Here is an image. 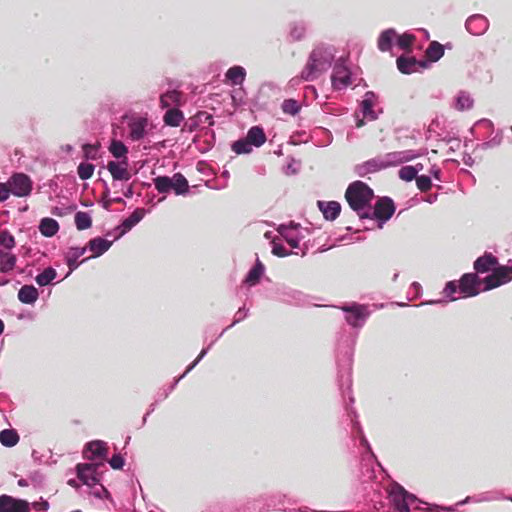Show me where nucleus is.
<instances>
[{"label":"nucleus","mask_w":512,"mask_h":512,"mask_svg":"<svg viewBox=\"0 0 512 512\" xmlns=\"http://www.w3.org/2000/svg\"><path fill=\"white\" fill-rule=\"evenodd\" d=\"M373 197V190L362 181L352 182L345 191V199L350 208L357 212L361 218H371L369 213H363L362 211L370 207Z\"/></svg>","instance_id":"nucleus-1"},{"label":"nucleus","mask_w":512,"mask_h":512,"mask_svg":"<svg viewBox=\"0 0 512 512\" xmlns=\"http://www.w3.org/2000/svg\"><path fill=\"white\" fill-rule=\"evenodd\" d=\"M333 59L334 54L331 49L316 47L311 52L307 64L301 72V78L305 81L315 80L330 68Z\"/></svg>","instance_id":"nucleus-2"},{"label":"nucleus","mask_w":512,"mask_h":512,"mask_svg":"<svg viewBox=\"0 0 512 512\" xmlns=\"http://www.w3.org/2000/svg\"><path fill=\"white\" fill-rule=\"evenodd\" d=\"M99 464L85 463L77 466L79 480L90 489V493L97 498H103L107 491L100 483V474L97 471Z\"/></svg>","instance_id":"nucleus-3"},{"label":"nucleus","mask_w":512,"mask_h":512,"mask_svg":"<svg viewBox=\"0 0 512 512\" xmlns=\"http://www.w3.org/2000/svg\"><path fill=\"white\" fill-rule=\"evenodd\" d=\"M459 290L465 297H474L480 292L488 291L484 289L483 278L477 273H465L459 280Z\"/></svg>","instance_id":"nucleus-4"},{"label":"nucleus","mask_w":512,"mask_h":512,"mask_svg":"<svg viewBox=\"0 0 512 512\" xmlns=\"http://www.w3.org/2000/svg\"><path fill=\"white\" fill-rule=\"evenodd\" d=\"M512 280V267L511 266H495L492 273L483 278L484 289H494Z\"/></svg>","instance_id":"nucleus-5"},{"label":"nucleus","mask_w":512,"mask_h":512,"mask_svg":"<svg viewBox=\"0 0 512 512\" xmlns=\"http://www.w3.org/2000/svg\"><path fill=\"white\" fill-rule=\"evenodd\" d=\"M189 185L187 179L180 173L173 177L162 176V194L173 191L176 195L185 194Z\"/></svg>","instance_id":"nucleus-6"},{"label":"nucleus","mask_w":512,"mask_h":512,"mask_svg":"<svg viewBox=\"0 0 512 512\" xmlns=\"http://www.w3.org/2000/svg\"><path fill=\"white\" fill-rule=\"evenodd\" d=\"M331 82L334 89L340 90L351 84V73L342 61H337L333 68Z\"/></svg>","instance_id":"nucleus-7"},{"label":"nucleus","mask_w":512,"mask_h":512,"mask_svg":"<svg viewBox=\"0 0 512 512\" xmlns=\"http://www.w3.org/2000/svg\"><path fill=\"white\" fill-rule=\"evenodd\" d=\"M342 310L348 313L346 321L353 327H361L370 314L368 308L360 304L344 306Z\"/></svg>","instance_id":"nucleus-8"},{"label":"nucleus","mask_w":512,"mask_h":512,"mask_svg":"<svg viewBox=\"0 0 512 512\" xmlns=\"http://www.w3.org/2000/svg\"><path fill=\"white\" fill-rule=\"evenodd\" d=\"M10 191L18 197H25L30 194L32 190V183L28 176L25 174H15L8 181Z\"/></svg>","instance_id":"nucleus-9"},{"label":"nucleus","mask_w":512,"mask_h":512,"mask_svg":"<svg viewBox=\"0 0 512 512\" xmlns=\"http://www.w3.org/2000/svg\"><path fill=\"white\" fill-rule=\"evenodd\" d=\"M395 212V206L392 199L388 197L380 198L375 206L371 218H376L381 221L389 220Z\"/></svg>","instance_id":"nucleus-10"},{"label":"nucleus","mask_w":512,"mask_h":512,"mask_svg":"<svg viewBox=\"0 0 512 512\" xmlns=\"http://www.w3.org/2000/svg\"><path fill=\"white\" fill-rule=\"evenodd\" d=\"M29 503L8 495L0 496V512H29Z\"/></svg>","instance_id":"nucleus-11"},{"label":"nucleus","mask_w":512,"mask_h":512,"mask_svg":"<svg viewBox=\"0 0 512 512\" xmlns=\"http://www.w3.org/2000/svg\"><path fill=\"white\" fill-rule=\"evenodd\" d=\"M396 62L398 70L403 74H411L427 68L425 61H418L414 57L400 56Z\"/></svg>","instance_id":"nucleus-12"},{"label":"nucleus","mask_w":512,"mask_h":512,"mask_svg":"<svg viewBox=\"0 0 512 512\" xmlns=\"http://www.w3.org/2000/svg\"><path fill=\"white\" fill-rule=\"evenodd\" d=\"M107 169L114 180L128 181L131 178L128 170V160L110 161Z\"/></svg>","instance_id":"nucleus-13"},{"label":"nucleus","mask_w":512,"mask_h":512,"mask_svg":"<svg viewBox=\"0 0 512 512\" xmlns=\"http://www.w3.org/2000/svg\"><path fill=\"white\" fill-rule=\"evenodd\" d=\"M162 121L166 126L180 127L185 122V116L179 107H169L165 108Z\"/></svg>","instance_id":"nucleus-14"},{"label":"nucleus","mask_w":512,"mask_h":512,"mask_svg":"<svg viewBox=\"0 0 512 512\" xmlns=\"http://www.w3.org/2000/svg\"><path fill=\"white\" fill-rule=\"evenodd\" d=\"M106 455V444L103 441H92L86 445L84 457L88 460H101Z\"/></svg>","instance_id":"nucleus-15"},{"label":"nucleus","mask_w":512,"mask_h":512,"mask_svg":"<svg viewBox=\"0 0 512 512\" xmlns=\"http://www.w3.org/2000/svg\"><path fill=\"white\" fill-rule=\"evenodd\" d=\"M498 265V260L491 253H485L483 256L477 258L473 264L476 273H487L493 271L495 266Z\"/></svg>","instance_id":"nucleus-16"},{"label":"nucleus","mask_w":512,"mask_h":512,"mask_svg":"<svg viewBox=\"0 0 512 512\" xmlns=\"http://www.w3.org/2000/svg\"><path fill=\"white\" fill-rule=\"evenodd\" d=\"M318 207L326 220H335L340 212L341 205L337 201H318Z\"/></svg>","instance_id":"nucleus-17"},{"label":"nucleus","mask_w":512,"mask_h":512,"mask_svg":"<svg viewBox=\"0 0 512 512\" xmlns=\"http://www.w3.org/2000/svg\"><path fill=\"white\" fill-rule=\"evenodd\" d=\"M185 103L186 100L180 91L171 90L162 94V110L169 107H180Z\"/></svg>","instance_id":"nucleus-18"},{"label":"nucleus","mask_w":512,"mask_h":512,"mask_svg":"<svg viewBox=\"0 0 512 512\" xmlns=\"http://www.w3.org/2000/svg\"><path fill=\"white\" fill-rule=\"evenodd\" d=\"M148 125L147 119L142 117L134 118L129 123L130 137L133 140H139L144 136L146 127Z\"/></svg>","instance_id":"nucleus-19"},{"label":"nucleus","mask_w":512,"mask_h":512,"mask_svg":"<svg viewBox=\"0 0 512 512\" xmlns=\"http://www.w3.org/2000/svg\"><path fill=\"white\" fill-rule=\"evenodd\" d=\"M112 245V242L101 237L89 241L88 248L92 252L91 257H98L105 253Z\"/></svg>","instance_id":"nucleus-20"},{"label":"nucleus","mask_w":512,"mask_h":512,"mask_svg":"<svg viewBox=\"0 0 512 512\" xmlns=\"http://www.w3.org/2000/svg\"><path fill=\"white\" fill-rule=\"evenodd\" d=\"M85 247H71L66 254V262L69 267V272L67 276L75 270L79 263L77 260L85 253Z\"/></svg>","instance_id":"nucleus-21"},{"label":"nucleus","mask_w":512,"mask_h":512,"mask_svg":"<svg viewBox=\"0 0 512 512\" xmlns=\"http://www.w3.org/2000/svg\"><path fill=\"white\" fill-rule=\"evenodd\" d=\"M246 139L251 145L260 147L266 142V135L263 128L259 126H253L248 130Z\"/></svg>","instance_id":"nucleus-22"},{"label":"nucleus","mask_w":512,"mask_h":512,"mask_svg":"<svg viewBox=\"0 0 512 512\" xmlns=\"http://www.w3.org/2000/svg\"><path fill=\"white\" fill-rule=\"evenodd\" d=\"M143 211L138 209L135 210L127 219H125L122 224L118 227L120 230V236L127 233L132 227L138 224L143 218Z\"/></svg>","instance_id":"nucleus-23"},{"label":"nucleus","mask_w":512,"mask_h":512,"mask_svg":"<svg viewBox=\"0 0 512 512\" xmlns=\"http://www.w3.org/2000/svg\"><path fill=\"white\" fill-rule=\"evenodd\" d=\"M18 298L22 303L33 304L38 299V291L34 286L24 285L18 292Z\"/></svg>","instance_id":"nucleus-24"},{"label":"nucleus","mask_w":512,"mask_h":512,"mask_svg":"<svg viewBox=\"0 0 512 512\" xmlns=\"http://www.w3.org/2000/svg\"><path fill=\"white\" fill-rule=\"evenodd\" d=\"M59 230V224L55 219L43 218L39 224V231L46 237L54 236Z\"/></svg>","instance_id":"nucleus-25"},{"label":"nucleus","mask_w":512,"mask_h":512,"mask_svg":"<svg viewBox=\"0 0 512 512\" xmlns=\"http://www.w3.org/2000/svg\"><path fill=\"white\" fill-rule=\"evenodd\" d=\"M396 32L393 29L383 31L378 38V48L382 52H387L391 49Z\"/></svg>","instance_id":"nucleus-26"},{"label":"nucleus","mask_w":512,"mask_h":512,"mask_svg":"<svg viewBox=\"0 0 512 512\" xmlns=\"http://www.w3.org/2000/svg\"><path fill=\"white\" fill-rule=\"evenodd\" d=\"M412 497L406 491L402 490L401 493L393 496V508L394 512H410L407 498Z\"/></svg>","instance_id":"nucleus-27"},{"label":"nucleus","mask_w":512,"mask_h":512,"mask_svg":"<svg viewBox=\"0 0 512 512\" xmlns=\"http://www.w3.org/2000/svg\"><path fill=\"white\" fill-rule=\"evenodd\" d=\"M454 107L458 111H466L473 107V99L469 93L461 91L458 93L455 99Z\"/></svg>","instance_id":"nucleus-28"},{"label":"nucleus","mask_w":512,"mask_h":512,"mask_svg":"<svg viewBox=\"0 0 512 512\" xmlns=\"http://www.w3.org/2000/svg\"><path fill=\"white\" fill-rule=\"evenodd\" d=\"M0 271L2 273H8L12 271L16 265V256L9 252H0Z\"/></svg>","instance_id":"nucleus-29"},{"label":"nucleus","mask_w":512,"mask_h":512,"mask_svg":"<svg viewBox=\"0 0 512 512\" xmlns=\"http://www.w3.org/2000/svg\"><path fill=\"white\" fill-rule=\"evenodd\" d=\"M444 55V47L437 41H432L427 50L426 56L431 62L438 61Z\"/></svg>","instance_id":"nucleus-30"},{"label":"nucleus","mask_w":512,"mask_h":512,"mask_svg":"<svg viewBox=\"0 0 512 512\" xmlns=\"http://www.w3.org/2000/svg\"><path fill=\"white\" fill-rule=\"evenodd\" d=\"M19 441L17 432L13 429H5L0 432V442L6 447H13Z\"/></svg>","instance_id":"nucleus-31"},{"label":"nucleus","mask_w":512,"mask_h":512,"mask_svg":"<svg viewBox=\"0 0 512 512\" xmlns=\"http://www.w3.org/2000/svg\"><path fill=\"white\" fill-rule=\"evenodd\" d=\"M110 153L119 160H127V147L119 140H113L109 146Z\"/></svg>","instance_id":"nucleus-32"},{"label":"nucleus","mask_w":512,"mask_h":512,"mask_svg":"<svg viewBox=\"0 0 512 512\" xmlns=\"http://www.w3.org/2000/svg\"><path fill=\"white\" fill-rule=\"evenodd\" d=\"M263 272L264 265L259 260H257L255 266L249 271L246 277V283H248L250 286H254L255 284L258 283Z\"/></svg>","instance_id":"nucleus-33"},{"label":"nucleus","mask_w":512,"mask_h":512,"mask_svg":"<svg viewBox=\"0 0 512 512\" xmlns=\"http://www.w3.org/2000/svg\"><path fill=\"white\" fill-rule=\"evenodd\" d=\"M245 69L241 66H234L228 69L226 77L235 85L241 84L245 78Z\"/></svg>","instance_id":"nucleus-34"},{"label":"nucleus","mask_w":512,"mask_h":512,"mask_svg":"<svg viewBox=\"0 0 512 512\" xmlns=\"http://www.w3.org/2000/svg\"><path fill=\"white\" fill-rule=\"evenodd\" d=\"M422 169V165L418 164L416 166H404L399 170V177L404 181H412L416 180L417 173Z\"/></svg>","instance_id":"nucleus-35"},{"label":"nucleus","mask_w":512,"mask_h":512,"mask_svg":"<svg viewBox=\"0 0 512 512\" xmlns=\"http://www.w3.org/2000/svg\"><path fill=\"white\" fill-rule=\"evenodd\" d=\"M75 225L78 230H85L91 227L92 220L88 213L79 211L75 214Z\"/></svg>","instance_id":"nucleus-36"},{"label":"nucleus","mask_w":512,"mask_h":512,"mask_svg":"<svg viewBox=\"0 0 512 512\" xmlns=\"http://www.w3.org/2000/svg\"><path fill=\"white\" fill-rule=\"evenodd\" d=\"M56 277V271L53 268H47L37 275L36 282L40 286L48 285Z\"/></svg>","instance_id":"nucleus-37"},{"label":"nucleus","mask_w":512,"mask_h":512,"mask_svg":"<svg viewBox=\"0 0 512 512\" xmlns=\"http://www.w3.org/2000/svg\"><path fill=\"white\" fill-rule=\"evenodd\" d=\"M282 111L285 114L296 115L301 109V105L295 99H286L281 105Z\"/></svg>","instance_id":"nucleus-38"},{"label":"nucleus","mask_w":512,"mask_h":512,"mask_svg":"<svg viewBox=\"0 0 512 512\" xmlns=\"http://www.w3.org/2000/svg\"><path fill=\"white\" fill-rule=\"evenodd\" d=\"M251 146L252 145L249 143V141L246 138L240 139L233 143L232 150L236 154H246V153H250L252 151Z\"/></svg>","instance_id":"nucleus-39"},{"label":"nucleus","mask_w":512,"mask_h":512,"mask_svg":"<svg viewBox=\"0 0 512 512\" xmlns=\"http://www.w3.org/2000/svg\"><path fill=\"white\" fill-rule=\"evenodd\" d=\"M95 166L91 163H80L78 166V175L82 180H87L93 176Z\"/></svg>","instance_id":"nucleus-40"},{"label":"nucleus","mask_w":512,"mask_h":512,"mask_svg":"<svg viewBox=\"0 0 512 512\" xmlns=\"http://www.w3.org/2000/svg\"><path fill=\"white\" fill-rule=\"evenodd\" d=\"M15 246L14 237L8 231H0V247L12 249Z\"/></svg>","instance_id":"nucleus-41"},{"label":"nucleus","mask_w":512,"mask_h":512,"mask_svg":"<svg viewBox=\"0 0 512 512\" xmlns=\"http://www.w3.org/2000/svg\"><path fill=\"white\" fill-rule=\"evenodd\" d=\"M287 226L281 225L278 229L279 233L282 235L284 240L292 247L297 248L299 246V239L296 237H292L287 232Z\"/></svg>","instance_id":"nucleus-42"},{"label":"nucleus","mask_w":512,"mask_h":512,"mask_svg":"<svg viewBox=\"0 0 512 512\" xmlns=\"http://www.w3.org/2000/svg\"><path fill=\"white\" fill-rule=\"evenodd\" d=\"M416 185L420 191L426 192L431 189L432 182L429 176L420 175L416 177Z\"/></svg>","instance_id":"nucleus-43"},{"label":"nucleus","mask_w":512,"mask_h":512,"mask_svg":"<svg viewBox=\"0 0 512 512\" xmlns=\"http://www.w3.org/2000/svg\"><path fill=\"white\" fill-rule=\"evenodd\" d=\"M305 27L302 24L295 23L290 30V37L294 41H299L304 37Z\"/></svg>","instance_id":"nucleus-44"},{"label":"nucleus","mask_w":512,"mask_h":512,"mask_svg":"<svg viewBox=\"0 0 512 512\" xmlns=\"http://www.w3.org/2000/svg\"><path fill=\"white\" fill-rule=\"evenodd\" d=\"M415 40V37L411 34H403L397 37V44L402 49H409L413 42Z\"/></svg>","instance_id":"nucleus-45"},{"label":"nucleus","mask_w":512,"mask_h":512,"mask_svg":"<svg viewBox=\"0 0 512 512\" xmlns=\"http://www.w3.org/2000/svg\"><path fill=\"white\" fill-rule=\"evenodd\" d=\"M83 154L86 159L95 160L98 157V146L93 144L83 145Z\"/></svg>","instance_id":"nucleus-46"},{"label":"nucleus","mask_w":512,"mask_h":512,"mask_svg":"<svg viewBox=\"0 0 512 512\" xmlns=\"http://www.w3.org/2000/svg\"><path fill=\"white\" fill-rule=\"evenodd\" d=\"M362 113L364 117H369L370 119H375V114L373 111L372 102L369 99H365L361 103Z\"/></svg>","instance_id":"nucleus-47"},{"label":"nucleus","mask_w":512,"mask_h":512,"mask_svg":"<svg viewBox=\"0 0 512 512\" xmlns=\"http://www.w3.org/2000/svg\"><path fill=\"white\" fill-rule=\"evenodd\" d=\"M195 117L198 122L207 123L209 126L214 125V120H213L212 115L205 111L198 112Z\"/></svg>","instance_id":"nucleus-48"},{"label":"nucleus","mask_w":512,"mask_h":512,"mask_svg":"<svg viewBox=\"0 0 512 512\" xmlns=\"http://www.w3.org/2000/svg\"><path fill=\"white\" fill-rule=\"evenodd\" d=\"M272 253L277 257H286L290 255V252H288L283 245L278 244L275 241H273Z\"/></svg>","instance_id":"nucleus-49"},{"label":"nucleus","mask_w":512,"mask_h":512,"mask_svg":"<svg viewBox=\"0 0 512 512\" xmlns=\"http://www.w3.org/2000/svg\"><path fill=\"white\" fill-rule=\"evenodd\" d=\"M109 463L112 468L121 469L124 466V459L121 455L117 454L110 459Z\"/></svg>","instance_id":"nucleus-50"},{"label":"nucleus","mask_w":512,"mask_h":512,"mask_svg":"<svg viewBox=\"0 0 512 512\" xmlns=\"http://www.w3.org/2000/svg\"><path fill=\"white\" fill-rule=\"evenodd\" d=\"M10 193L8 182L6 184L0 183V202L7 200Z\"/></svg>","instance_id":"nucleus-51"},{"label":"nucleus","mask_w":512,"mask_h":512,"mask_svg":"<svg viewBox=\"0 0 512 512\" xmlns=\"http://www.w3.org/2000/svg\"><path fill=\"white\" fill-rule=\"evenodd\" d=\"M459 289V285L455 281H450L446 284L445 293L447 296H452Z\"/></svg>","instance_id":"nucleus-52"},{"label":"nucleus","mask_w":512,"mask_h":512,"mask_svg":"<svg viewBox=\"0 0 512 512\" xmlns=\"http://www.w3.org/2000/svg\"><path fill=\"white\" fill-rule=\"evenodd\" d=\"M154 184L156 189L160 191V177L154 179Z\"/></svg>","instance_id":"nucleus-53"},{"label":"nucleus","mask_w":512,"mask_h":512,"mask_svg":"<svg viewBox=\"0 0 512 512\" xmlns=\"http://www.w3.org/2000/svg\"><path fill=\"white\" fill-rule=\"evenodd\" d=\"M204 353H205V351L201 352V354L198 356V358L195 360V362L192 364V366L188 368L187 371H189L197 363V361L204 355Z\"/></svg>","instance_id":"nucleus-54"},{"label":"nucleus","mask_w":512,"mask_h":512,"mask_svg":"<svg viewBox=\"0 0 512 512\" xmlns=\"http://www.w3.org/2000/svg\"><path fill=\"white\" fill-rule=\"evenodd\" d=\"M364 124H365V123H364V120H363V119H360V120H358V121H357L356 126H357L358 128H360V127H362Z\"/></svg>","instance_id":"nucleus-55"},{"label":"nucleus","mask_w":512,"mask_h":512,"mask_svg":"<svg viewBox=\"0 0 512 512\" xmlns=\"http://www.w3.org/2000/svg\"><path fill=\"white\" fill-rule=\"evenodd\" d=\"M3 330H4V323H3V321L0 319V335L3 333Z\"/></svg>","instance_id":"nucleus-56"},{"label":"nucleus","mask_w":512,"mask_h":512,"mask_svg":"<svg viewBox=\"0 0 512 512\" xmlns=\"http://www.w3.org/2000/svg\"><path fill=\"white\" fill-rule=\"evenodd\" d=\"M69 485L76 487V481L75 480H69Z\"/></svg>","instance_id":"nucleus-57"},{"label":"nucleus","mask_w":512,"mask_h":512,"mask_svg":"<svg viewBox=\"0 0 512 512\" xmlns=\"http://www.w3.org/2000/svg\"><path fill=\"white\" fill-rule=\"evenodd\" d=\"M298 226H299V224H293V223H291V227H293V228H297Z\"/></svg>","instance_id":"nucleus-58"}]
</instances>
